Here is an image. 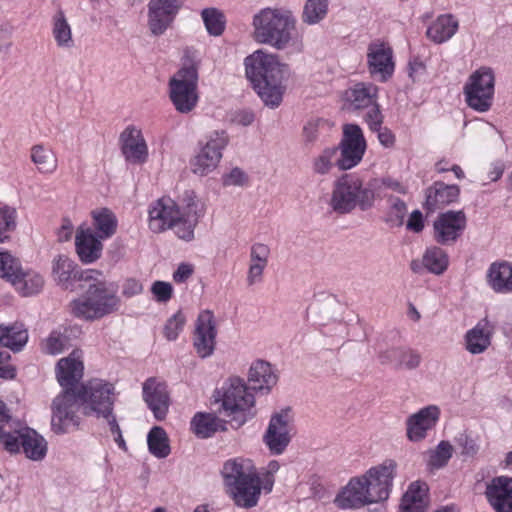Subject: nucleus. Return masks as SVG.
Here are the masks:
<instances>
[{
    "mask_svg": "<svg viewBox=\"0 0 512 512\" xmlns=\"http://www.w3.org/2000/svg\"><path fill=\"white\" fill-rule=\"evenodd\" d=\"M397 467L395 460L385 459L382 463L371 467L362 476L351 478L337 496V505L342 509L361 508L387 500L393 487Z\"/></svg>",
    "mask_w": 512,
    "mask_h": 512,
    "instance_id": "1",
    "label": "nucleus"
},
{
    "mask_svg": "<svg viewBox=\"0 0 512 512\" xmlns=\"http://www.w3.org/2000/svg\"><path fill=\"white\" fill-rule=\"evenodd\" d=\"M245 73L262 101L271 107H278L285 92L284 79L288 66L280 63L278 57L263 50H256L244 60Z\"/></svg>",
    "mask_w": 512,
    "mask_h": 512,
    "instance_id": "2",
    "label": "nucleus"
},
{
    "mask_svg": "<svg viewBox=\"0 0 512 512\" xmlns=\"http://www.w3.org/2000/svg\"><path fill=\"white\" fill-rule=\"evenodd\" d=\"M75 395V408L73 409V420L65 421L64 429L58 426H51L57 434L68 433L77 429L80 424V417L77 415L79 408L84 416H95L97 418L107 417L114 411L117 400L115 385L107 380L93 378L80 384Z\"/></svg>",
    "mask_w": 512,
    "mask_h": 512,
    "instance_id": "3",
    "label": "nucleus"
},
{
    "mask_svg": "<svg viewBox=\"0 0 512 512\" xmlns=\"http://www.w3.org/2000/svg\"><path fill=\"white\" fill-rule=\"evenodd\" d=\"M82 351L73 350L69 356L61 358L56 365V378L62 387V392L57 395L51 406V426H58L63 430L65 421L73 420L75 408V393L80 386L79 382L84 375Z\"/></svg>",
    "mask_w": 512,
    "mask_h": 512,
    "instance_id": "4",
    "label": "nucleus"
},
{
    "mask_svg": "<svg viewBox=\"0 0 512 512\" xmlns=\"http://www.w3.org/2000/svg\"><path fill=\"white\" fill-rule=\"evenodd\" d=\"M222 476L226 492L237 507L250 509L258 504L262 482L251 460L244 458L227 460L223 465Z\"/></svg>",
    "mask_w": 512,
    "mask_h": 512,
    "instance_id": "5",
    "label": "nucleus"
},
{
    "mask_svg": "<svg viewBox=\"0 0 512 512\" xmlns=\"http://www.w3.org/2000/svg\"><path fill=\"white\" fill-rule=\"evenodd\" d=\"M254 37L257 42L276 49H284L293 38L296 19L285 8H264L253 17Z\"/></svg>",
    "mask_w": 512,
    "mask_h": 512,
    "instance_id": "6",
    "label": "nucleus"
},
{
    "mask_svg": "<svg viewBox=\"0 0 512 512\" xmlns=\"http://www.w3.org/2000/svg\"><path fill=\"white\" fill-rule=\"evenodd\" d=\"M198 63L186 51L181 67L168 81V94L175 109L180 113L191 112L198 104Z\"/></svg>",
    "mask_w": 512,
    "mask_h": 512,
    "instance_id": "7",
    "label": "nucleus"
},
{
    "mask_svg": "<svg viewBox=\"0 0 512 512\" xmlns=\"http://www.w3.org/2000/svg\"><path fill=\"white\" fill-rule=\"evenodd\" d=\"M374 191L368 186H363L362 179L356 174H344L335 183L331 206L338 213H349L359 206L361 210H367L373 205Z\"/></svg>",
    "mask_w": 512,
    "mask_h": 512,
    "instance_id": "8",
    "label": "nucleus"
},
{
    "mask_svg": "<svg viewBox=\"0 0 512 512\" xmlns=\"http://www.w3.org/2000/svg\"><path fill=\"white\" fill-rule=\"evenodd\" d=\"M463 94L468 107L477 112L490 110L495 94V73L492 68L481 66L467 79Z\"/></svg>",
    "mask_w": 512,
    "mask_h": 512,
    "instance_id": "9",
    "label": "nucleus"
},
{
    "mask_svg": "<svg viewBox=\"0 0 512 512\" xmlns=\"http://www.w3.org/2000/svg\"><path fill=\"white\" fill-rule=\"evenodd\" d=\"M228 141L226 130H214L207 136L205 142H199L200 150L190 161L192 172L205 176L215 170Z\"/></svg>",
    "mask_w": 512,
    "mask_h": 512,
    "instance_id": "10",
    "label": "nucleus"
},
{
    "mask_svg": "<svg viewBox=\"0 0 512 512\" xmlns=\"http://www.w3.org/2000/svg\"><path fill=\"white\" fill-rule=\"evenodd\" d=\"M222 408L226 416L237 421L239 425L246 421L245 412L254 405V396L239 378L230 379L223 387Z\"/></svg>",
    "mask_w": 512,
    "mask_h": 512,
    "instance_id": "11",
    "label": "nucleus"
},
{
    "mask_svg": "<svg viewBox=\"0 0 512 512\" xmlns=\"http://www.w3.org/2000/svg\"><path fill=\"white\" fill-rule=\"evenodd\" d=\"M366 58L367 69L373 79L384 83L393 76L395 61L389 43L381 40L372 41L367 47Z\"/></svg>",
    "mask_w": 512,
    "mask_h": 512,
    "instance_id": "12",
    "label": "nucleus"
},
{
    "mask_svg": "<svg viewBox=\"0 0 512 512\" xmlns=\"http://www.w3.org/2000/svg\"><path fill=\"white\" fill-rule=\"evenodd\" d=\"M466 225V215L461 210L440 213L433 223V238L438 244L453 245L462 236Z\"/></svg>",
    "mask_w": 512,
    "mask_h": 512,
    "instance_id": "13",
    "label": "nucleus"
},
{
    "mask_svg": "<svg viewBox=\"0 0 512 512\" xmlns=\"http://www.w3.org/2000/svg\"><path fill=\"white\" fill-rule=\"evenodd\" d=\"M342 139L337 151L340 155L335 161L339 170L345 171L356 167L363 159L366 151V140L362 130H343Z\"/></svg>",
    "mask_w": 512,
    "mask_h": 512,
    "instance_id": "14",
    "label": "nucleus"
},
{
    "mask_svg": "<svg viewBox=\"0 0 512 512\" xmlns=\"http://www.w3.org/2000/svg\"><path fill=\"white\" fill-rule=\"evenodd\" d=\"M185 0H150L148 3V28L160 36L172 25Z\"/></svg>",
    "mask_w": 512,
    "mask_h": 512,
    "instance_id": "15",
    "label": "nucleus"
},
{
    "mask_svg": "<svg viewBox=\"0 0 512 512\" xmlns=\"http://www.w3.org/2000/svg\"><path fill=\"white\" fill-rule=\"evenodd\" d=\"M53 275L64 289L74 290L75 283L85 284L94 278V275H100V271L94 269L81 270L78 265L69 257L59 255L53 264Z\"/></svg>",
    "mask_w": 512,
    "mask_h": 512,
    "instance_id": "16",
    "label": "nucleus"
},
{
    "mask_svg": "<svg viewBox=\"0 0 512 512\" xmlns=\"http://www.w3.org/2000/svg\"><path fill=\"white\" fill-rule=\"evenodd\" d=\"M290 409L282 410L271 417L264 442L273 454H281L291 440Z\"/></svg>",
    "mask_w": 512,
    "mask_h": 512,
    "instance_id": "17",
    "label": "nucleus"
},
{
    "mask_svg": "<svg viewBox=\"0 0 512 512\" xmlns=\"http://www.w3.org/2000/svg\"><path fill=\"white\" fill-rule=\"evenodd\" d=\"M180 208L170 197H161L152 202L148 211V227L154 233H161L172 228L174 221L180 217Z\"/></svg>",
    "mask_w": 512,
    "mask_h": 512,
    "instance_id": "18",
    "label": "nucleus"
},
{
    "mask_svg": "<svg viewBox=\"0 0 512 512\" xmlns=\"http://www.w3.org/2000/svg\"><path fill=\"white\" fill-rule=\"evenodd\" d=\"M100 275H94L90 282L80 284L82 289H86V293L92 299L95 305L99 304L103 308L100 313L102 316L108 315L115 311L119 304V299L116 296V290L112 285L108 284L105 280L101 279Z\"/></svg>",
    "mask_w": 512,
    "mask_h": 512,
    "instance_id": "19",
    "label": "nucleus"
},
{
    "mask_svg": "<svg viewBox=\"0 0 512 512\" xmlns=\"http://www.w3.org/2000/svg\"><path fill=\"white\" fill-rule=\"evenodd\" d=\"M216 328L212 312L203 311L196 321L193 344L202 358L210 356L215 348Z\"/></svg>",
    "mask_w": 512,
    "mask_h": 512,
    "instance_id": "20",
    "label": "nucleus"
},
{
    "mask_svg": "<svg viewBox=\"0 0 512 512\" xmlns=\"http://www.w3.org/2000/svg\"><path fill=\"white\" fill-rule=\"evenodd\" d=\"M439 415V408L431 405L409 416L406 421L407 438L412 442L423 440L427 436L428 430L436 425Z\"/></svg>",
    "mask_w": 512,
    "mask_h": 512,
    "instance_id": "21",
    "label": "nucleus"
},
{
    "mask_svg": "<svg viewBox=\"0 0 512 512\" xmlns=\"http://www.w3.org/2000/svg\"><path fill=\"white\" fill-rule=\"evenodd\" d=\"M143 398L148 407L158 420L166 417L169 408V394L167 385L157 381L155 378H149L143 385Z\"/></svg>",
    "mask_w": 512,
    "mask_h": 512,
    "instance_id": "22",
    "label": "nucleus"
},
{
    "mask_svg": "<svg viewBox=\"0 0 512 512\" xmlns=\"http://www.w3.org/2000/svg\"><path fill=\"white\" fill-rule=\"evenodd\" d=\"M485 494L496 512H512V478H493L487 485Z\"/></svg>",
    "mask_w": 512,
    "mask_h": 512,
    "instance_id": "23",
    "label": "nucleus"
},
{
    "mask_svg": "<svg viewBox=\"0 0 512 512\" xmlns=\"http://www.w3.org/2000/svg\"><path fill=\"white\" fill-rule=\"evenodd\" d=\"M102 239L90 228L79 227L75 236V248L81 262L89 264L97 261L103 250Z\"/></svg>",
    "mask_w": 512,
    "mask_h": 512,
    "instance_id": "24",
    "label": "nucleus"
},
{
    "mask_svg": "<svg viewBox=\"0 0 512 512\" xmlns=\"http://www.w3.org/2000/svg\"><path fill=\"white\" fill-rule=\"evenodd\" d=\"M121 151L126 161L142 164L148 157V147L141 130H124L120 136Z\"/></svg>",
    "mask_w": 512,
    "mask_h": 512,
    "instance_id": "25",
    "label": "nucleus"
},
{
    "mask_svg": "<svg viewBox=\"0 0 512 512\" xmlns=\"http://www.w3.org/2000/svg\"><path fill=\"white\" fill-rule=\"evenodd\" d=\"M494 325L487 319H481L465 334V348L471 354H481L491 345Z\"/></svg>",
    "mask_w": 512,
    "mask_h": 512,
    "instance_id": "26",
    "label": "nucleus"
},
{
    "mask_svg": "<svg viewBox=\"0 0 512 512\" xmlns=\"http://www.w3.org/2000/svg\"><path fill=\"white\" fill-rule=\"evenodd\" d=\"M460 195L458 185H448L437 181L426 191L425 208L427 211L434 212L457 201Z\"/></svg>",
    "mask_w": 512,
    "mask_h": 512,
    "instance_id": "27",
    "label": "nucleus"
},
{
    "mask_svg": "<svg viewBox=\"0 0 512 512\" xmlns=\"http://www.w3.org/2000/svg\"><path fill=\"white\" fill-rule=\"evenodd\" d=\"M378 91L372 83L358 82L345 91L344 100L355 109L368 108L377 102Z\"/></svg>",
    "mask_w": 512,
    "mask_h": 512,
    "instance_id": "28",
    "label": "nucleus"
},
{
    "mask_svg": "<svg viewBox=\"0 0 512 512\" xmlns=\"http://www.w3.org/2000/svg\"><path fill=\"white\" fill-rule=\"evenodd\" d=\"M28 331L23 323L0 324V346L13 352L21 351L28 342Z\"/></svg>",
    "mask_w": 512,
    "mask_h": 512,
    "instance_id": "29",
    "label": "nucleus"
},
{
    "mask_svg": "<svg viewBox=\"0 0 512 512\" xmlns=\"http://www.w3.org/2000/svg\"><path fill=\"white\" fill-rule=\"evenodd\" d=\"M47 441L34 429L24 428L21 451L32 461H41L47 454Z\"/></svg>",
    "mask_w": 512,
    "mask_h": 512,
    "instance_id": "30",
    "label": "nucleus"
},
{
    "mask_svg": "<svg viewBox=\"0 0 512 512\" xmlns=\"http://www.w3.org/2000/svg\"><path fill=\"white\" fill-rule=\"evenodd\" d=\"M488 282L495 292H512V263L503 261L491 264Z\"/></svg>",
    "mask_w": 512,
    "mask_h": 512,
    "instance_id": "31",
    "label": "nucleus"
},
{
    "mask_svg": "<svg viewBox=\"0 0 512 512\" xmlns=\"http://www.w3.org/2000/svg\"><path fill=\"white\" fill-rule=\"evenodd\" d=\"M197 204L188 203L187 207L180 212V217L174 221L171 229L182 240L191 241L194 238V229L198 223L200 215L197 213Z\"/></svg>",
    "mask_w": 512,
    "mask_h": 512,
    "instance_id": "32",
    "label": "nucleus"
},
{
    "mask_svg": "<svg viewBox=\"0 0 512 512\" xmlns=\"http://www.w3.org/2000/svg\"><path fill=\"white\" fill-rule=\"evenodd\" d=\"M251 389L269 391L277 382V376L271 365L263 360L254 362L249 371Z\"/></svg>",
    "mask_w": 512,
    "mask_h": 512,
    "instance_id": "33",
    "label": "nucleus"
},
{
    "mask_svg": "<svg viewBox=\"0 0 512 512\" xmlns=\"http://www.w3.org/2000/svg\"><path fill=\"white\" fill-rule=\"evenodd\" d=\"M458 29V21L450 14L440 15L427 29V36L435 43L449 40Z\"/></svg>",
    "mask_w": 512,
    "mask_h": 512,
    "instance_id": "34",
    "label": "nucleus"
},
{
    "mask_svg": "<svg viewBox=\"0 0 512 512\" xmlns=\"http://www.w3.org/2000/svg\"><path fill=\"white\" fill-rule=\"evenodd\" d=\"M219 419L211 413L198 412L190 423L191 431L201 439L212 437L219 429Z\"/></svg>",
    "mask_w": 512,
    "mask_h": 512,
    "instance_id": "35",
    "label": "nucleus"
},
{
    "mask_svg": "<svg viewBox=\"0 0 512 512\" xmlns=\"http://www.w3.org/2000/svg\"><path fill=\"white\" fill-rule=\"evenodd\" d=\"M52 35L58 47L70 48L74 44L71 26L62 10L52 18Z\"/></svg>",
    "mask_w": 512,
    "mask_h": 512,
    "instance_id": "36",
    "label": "nucleus"
},
{
    "mask_svg": "<svg viewBox=\"0 0 512 512\" xmlns=\"http://www.w3.org/2000/svg\"><path fill=\"white\" fill-rule=\"evenodd\" d=\"M93 225L98 232L100 239L112 237L117 229V219L112 211L102 208L92 212Z\"/></svg>",
    "mask_w": 512,
    "mask_h": 512,
    "instance_id": "37",
    "label": "nucleus"
},
{
    "mask_svg": "<svg viewBox=\"0 0 512 512\" xmlns=\"http://www.w3.org/2000/svg\"><path fill=\"white\" fill-rule=\"evenodd\" d=\"M70 307L72 314L77 318L95 320L103 317L100 313L103 308L99 304L95 305L86 292L78 299L73 300Z\"/></svg>",
    "mask_w": 512,
    "mask_h": 512,
    "instance_id": "38",
    "label": "nucleus"
},
{
    "mask_svg": "<svg viewBox=\"0 0 512 512\" xmlns=\"http://www.w3.org/2000/svg\"><path fill=\"white\" fill-rule=\"evenodd\" d=\"M449 258L447 253L440 247L432 246L427 248L423 255V265L431 273L440 275L448 267Z\"/></svg>",
    "mask_w": 512,
    "mask_h": 512,
    "instance_id": "39",
    "label": "nucleus"
},
{
    "mask_svg": "<svg viewBox=\"0 0 512 512\" xmlns=\"http://www.w3.org/2000/svg\"><path fill=\"white\" fill-rule=\"evenodd\" d=\"M31 160L40 173H53L57 168L55 154L42 145H34L31 148Z\"/></svg>",
    "mask_w": 512,
    "mask_h": 512,
    "instance_id": "40",
    "label": "nucleus"
},
{
    "mask_svg": "<svg viewBox=\"0 0 512 512\" xmlns=\"http://www.w3.org/2000/svg\"><path fill=\"white\" fill-rule=\"evenodd\" d=\"M147 444L151 454L158 458H165L170 454L167 434L165 430L159 426H155L149 431Z\"/></svg>",
    "mask_w": 512,
    "mask_h": 512,
    "instance_id": "41",
    "label": "nucleus"
},
{
    "mask_svg": "<svg viewBox=\"0 0 512 512\" xmlns=\"http://www.w3.org/2000/svg\"><path fill=\"white\" fill-rule=\"evenodd\" d=\"M17 283H12L22 295L29 296L41 291L44 285L43 277L36 272L23 273L19 267Z\"/></svg>",
    "mask_w": 512,
    "mask_h": 512,
    "instance_id": "42",
    "label": "nucleus"
},
{
    "mask_svg": "<svg viewBox=\"0 0 512 512\" xmlns=\"http://www.w3.org/2000/svg\"><path fill=\"white\" fill-rule=\"evenodd\" d=\"M327 12V0H307L304 5L302 20L304 23L313 25L323 20L327 15Z\"/></svg>",
    "mask_w": 512,
    "mask_h": 512,
    "instance_id": "43",
    "label": "nucleus"
},
{
    "mask_svg": "<svg viewBox=\"0 0 512 512\" xmlns=\"http://www.w3.org/2000/svg\"><path fill=\"white\" fill-rule=\"evenodd\" d=\"M205 27L210 35L220 36L226 25L224 14L216 8H206L201 12Z\"/></svg>",
    "mask_w": 512,
    "mask_h": 512,
    "instance_id": "44",
    "label": "nucleus"
},
{
    "mask_svg": "<svg viewBox=\"0 0 512 512\" xmlns=\"http://www.w3.org/2000/svg\"><path fill=\"white\" fill-rule=\"evenodd\" d=\"M12 427H4L0 430V444L4 450L10 454H17L21 452V442L23 438V429H13Z\"/></svg>",
    "mask_w": 512,
    "mask_h": 512,
    "instance_id": "45",
    "label": "nucleus"
},
{
    "mask_svg": "<svg viewBox=\"0 0 512 512\" xmlns=\"http://www.w3.org/2000/svg\"><path fill=\"white\" fill-rule=\"evenodd\" d=\"M17 211L10 206L0 207V243L9 238V233L16 229Z\"/></svg>",
    "mask_w": 512,
    "mask_h": 512,
    "instance_id": "46",
    "label": "nucleus"
},
{
    "mask_svg": "<svg viewBox=\"0 0 512 512\" xmlns=\"http://www.w3.org/2000/svg\"><path fill=\"white\" fill-rule=\"evenodd\" d=\"M452 452V445L447 441H441L434 450L430 451L428 466L431 469L444 467L452 457Z\"/></svg>",
    "mask_w": 512,
    "mask_h": 512,
    "instance_id": "47",
    "label": "nucleus"
},
{
    "mask_svg": "<svg viewBox=\"0 0 512 512\" xmlns=\"http://www.w3.org/2000/svg\"><path fill=\"white\" fill-rule=\"evenodd\" d=\"M337 158V148L324 149L313 162L314 172L320 175L328 174L336 166L335 161Z\"/></svg>",
    "mask_w": 512,
    "mask_h": 512,
    "instance_id": "48",
    "label": "nucleus"
},
{
    "mask_svg": "<svg viewBox=\"0 0 512 512\" xmlns=\"http://www.w3.org/2000/svg\"><path fill=\"white\" fill-rule=\"evenodd\" d=\"M19 261L8 252H0V277L11 283H17L19 274Z\"/></svg>",
    "mask_w": 512,
    "mask_h": 512,
    "instance_id": "49",
    "label": "nucleus"
},
{
    "mask_svg": "<svg viewBox=\"0 0 512 512\" xmlns=\"http://www.w3.org/2000/svg\"><path fill=\"white\" fill-rule=\"evenodd\" d=\"M186 318L181 311L176 312L170 317L163 329L164 336L167 340H176L179 333L183 330Z\"/></svg>",
    "mask_w": 512,
    "mask_h": 512,
    "instance_id": "50",
    "label": "nucleus"
},
{
    "mask_svg": "<svg viewBox=\"0 0 512 512\" xmlns=\"http://www.w3.org/2000/svg\"><path fill=\"white\" fill-rule=\"evenodd\" d=\"M68 338L60 332L52 331L45 342L46 353L56 355L61 353L67 346Z\"/></svg>",
    "mask_w": 512,
    "mask_h": 512,
    "instance_id": "51",
    "label": "nucleus"
},
{
    "mask_svg": "<svg viewBox=\"0 0 512 512\" xmlns=\"http://www.w3.org/2000/svg\"><path fill=\"white\" fill-rule=\"evenodd\" d=\"M428 491L429 489L425 482L415 481L409 485L406 493H411L410 497L413 503L427 507Z\"/></svg>",
    "mask_w": 512,
    "mask_h": 512,
    "instance_id": "52",
    "label": "nucleus"
},
{
    "mask_svg": "<svg viewBox=\"0 0 512 512\" xmlns=\"http://www.w3.org/2000/svg\"><path fill=\"white\" fill-rule=\"evenodd\" d=\"M151 293L157 302L166 303L173 296V287L169 282L158 280L152 284Z\"/></svg>",
    "mask_w": 512,
    "mask_h": 512,
    "instance_id": "53",
    "label": "nucleus"
},
{
    "mask_svg": "<svg viewBox=\"0 0 512 512\" xmlns=\"http://www.w3.org/2000/svg\"><path fill=\"white\" fill-rule=\"evenodd\" d=\"M421 362L420 354L412 349H401V356L399 358V367L407 369H414L419 366Z\"/></svg>",
    "mask_w": 512,
    "mask_h": 512,
    "instance_id": "54",
    "label": "nucleus"
},
{
    "mask_svg": "<svg viewBox=\"0 0 512 512\" xmlns=\"http://www.w3.org/2000/svg\"><path fill=\"white\" fill-rule=\"evenodd\" d=\"M11 355L6 351H0V378L10 380L15 378L16 369L10 363Z\"/></svg>",
    "mask_w": 512,
    "mask_h": 512,
    "instance_id": "55",
    "label": "nucleus"
},
{
    "mask_svg": "<svg viewBox=\"0 0 512 512\" xmlns=\"http://www.w3.org/2000/svg\"><path fill=\"white\" fill-rule=\"evenodd\" d=\"M222 180L224 186H243L247 183L248 178L241 169L234 168L224 175Z\"/></svg>",
    "mask_w": 512,
    "mask_h": 512,
    "instance_id": "56",
    "label": "nucleus"
},
{
    "mask_svg": "<svg viewBox=\"0 0 512 512\" xmlns=\"http://www.w3.org/2000/svg\"><path fill=\"white\" fill-rule=\"evenodd\" d=\"M269 248L267 245L262 243H256L251 248V262L262 263L267 265L269 257Z\"/></svg>",
    "mask_w": 512,
    "mask_h": 512,
    "instance_id": "57",
    "label": "nucleus"
},
{
    "mask_svg": "<svg viewBox=\"0 0 512 512\" xmlns=\"http://www.w3.org/2000/svg\"><path fill=\"white\" fill-rule=\"evenodd\" d=\"M371 106V109L367 111L366 114L364 115L365 123L369 126V128L380 127L381 124L383 123V115L377 103Z\"/></svg>",
    "mask_w": 512,
    "mask_h": 512,
    "instance_id": "58",
    "label": "nucleus"
},
{
    "mask_svg": "<svg viewBox=\"0 0 512 512\" xmlns=\"http://www.w3.org/2000/svg\"><path fill=\"white\" fill-rule=\"evenodd\" d=\"M142 291V283L135 278H127L122 284V294L127 298L139 295Z\"/></svg>",
    "mask_w": 512,
    "mask_h": 512,
    "instance_id": "59",
    "label": "nucleus"
},
{
    "mask_svg": "<svg viewBox=\"0 0 512 512\" xmlns=\"http://www.w3.org/2000/svg\"><path fill=\"white\" fill-rule=\"evenodd\" d=\"M401 356V348H391L379 354V360L382 364H395L399 367V358Z\"/></svg>",
    "mask_w": 512,
    "mask_h": 512,
    "instance_id": "60",
    "label": "nucleus"
},
{
    "mask_svg": "<svg viewBox=\"0 0 512 512\" xmlns=\"http://www.w3.org/2000/svg\"><path fill=\"white\" fill-rule=\"evenodd\" d=\"M411 493H405L400 504V512H426L427 507L413 503Z\"/></svg>",
    "mask_w": 512,
    "mask_h": 512,
    "instance_id": "61",
    "label": "nucleus"
},
{
    "mask_svg": "<svg viewBox=\"0 0 512 512\" xmlns=\"http://www.w3.org/2000/svg\"><path fill=\"white\" fill-rule=\"evenodd\" d=\"M424 228L423 215L419 210H415L411 213L408 222L407 229L415 233H419Z\"/></svg>",
    "mask_w": 512,
    "mask_h": 512,
    "instance_id": "62",
    "label": "nucleus"
},
{
    "mask_svg": "<svg viewBox=\"0 0 512 512\" xmlns=\"http://www.w3.org/2000/svg\"><path fill=\"white\" fill-rule=\"evenodd\" d=\"M193 272L194 269L191 264L182 263L173 273V280L177 283H183L193 274Z\"/></svg>",
    "mask_w": 512,
    "mask_h": 512,
    "instance_id": "63",
    "label": "nucleus"
},
{
    "mask_svg": "<svg viewBox=\"0 0 512 512\" xmlns=\"http://www.w3.org/2000/svg\"><path fill=\"white\" fill-rule=\"evenodd\" d=\"M74 231L72 222L69 219H63L60 228L57 231V237L60 242H65L71 239Z\"/></svg>",
    "mask_w": 512,
    "mask_h": 512,
    "instance_id": "64",
    "label": "nucleus"
}]
</instances>
